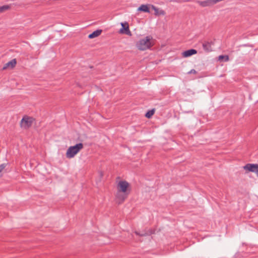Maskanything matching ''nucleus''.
<instances>
[{
  "instance_id": "nucleus-1",
  "label": "nucleus",
  "mask_w": 258,
  "mask_h": 258,
  "mask_svg": "<svg viewBox=\"0 0 258 258\" xmlns=\"http://www.w3.org/2000/svg\"><path fill=\"white\" fill-rule=\"evenodd\" d=\"M154 44L152 38L147 37L145 39L141 40L138 44V48L140 50H145L150 48Z\"/></svg>"
},
{
  "instance_id": "nucleus-2",
  "label": "nucleus",
  "mask_w": 258,
  "mask_h": 258,
  "mask_svg": "<svg viewBox=\"0 0 258 258\" xmlns=\"http://www.w3.org/2000/svg\"><path fill=\"white\" fill-rule=\"evenodd\" d=\"M82 147L83 145L82 144H79L75 146L70 147L67 153V157L69 158L73 157Z\"/></svg>"
},
{
  "instance_id": "nucleus-3",
  "label": "nucleus",
  "mask_w": 258,
  "mask_h": 258,
  "mask_svg": "<svg viewBox=\"0 0 258 258\" xmlns=\"http://www.w3.org/2000/svg\"><path fill=\"white\" fill-rule=\"evenodd\" d=\"M245 172L248 173L249 172H255L258 175V165L255 164H248L246 165L244 167Z\"/></svg>"
},
{
  "instance_id": "nucleus-4",
  "label": "nucleus",
  "mask_w": 258,
  "mask_h": 258,
  "mask_svg": "<svg viewBox=\"0 0 258 258\" xmlns=\"http://www.w3.org/2000/svg\"><path fill=\"white\" fill-rule=\"evenodd\" d=\"M32 122V118L28 117H24L21 122V125L24 127H29Z\"/></svg>"
},
{
  "instance_id": "nucleus-5",
  "label": "nucleus",
  "mask_w": 258,
  "mask_h": 258,
  "mask_svg": "<svg viewBox=\"0 0 258 258\" xmlns=\"http://www.w3.org/2000/svg\"><path fill=\"white\" fill-rule=\"evenodd\" d=\"M122 28L120 30V32L122 33H125L127 34H131V32L129 30V26L128 23H122Z\"/></svg>"
},
{
  "instance_id": "nucleus-6",
  "label": "nucleus",
  "mask_w": 258,
  "mask_h": 258,
  "mask_svg": "<svg viewBox=\"0 0 258 258\" xmlns=\"http://www.w3.org/2000/svg\"><path fill=\"white\" fill-rule=\"evenodd\" d=\"M118 186L120 190L124 192L128 187V184L125 181H120L118 184Z\"/></svg>"
},
{
  "instance_id": "nucleus-7",
  "label": "nucleus",
  "mask_w": 258,
  "mask_h": 258,
  "mask_svg": "<svg viewBox=\"0 0 258 258\" xmlns=\"http://www.w3.org/2000/svg\"><path fill=\"white\" fill-rule=\"evenodd\" d=\"M197 53V51L195 49H190L187 51H185L183 52V56L184 57H188L192 54H195Z\"/></svg>"
},
{
  "instance_id": "nucleus-8",
  "label": "nucleus",
  "mask_w": 258,
  "mask_h": 258,
  "mask_svg": "<svg viewBox=\"0 0 258 258\" xmlns=\"http://www.w3.org/2000/svg\"><path fill=\"white\" fill-rule=\"evenodd\" d=\"M101 33V30H97L94 32L93 33L89 35V37L92 38L99 36Z\"/></svg>"
},
{
  "instance_id": "nucleus-9",
  "label": "nucleus",
  "mask_w": 258,
  "mask_h": 258,
  "mask_svg": "<svg viewBox=\"0 0 258 258\" xmlns=\"http://www.w3.org/2000/svg\"><path fill=\"white\" fill-rule=\"evenodd\" d=\"M139 10L141 11H143L145 12H149V9L148 6L147 5H142L139 8Z\"/></svg>"
},
{
  "instance_id": "nucleus-10",
  "label": "nucleus",
  "mask_w": 258,
  "mask_h": 258,
  "mask_svg": "<svg viewBox=\"0 0 258 258\" xmlns=\"http://www.w3.org/2000/svg\"><path fill=\"white\" fill-rule=\"evenodd\" d=\"M229 57L227 55H220L219 56V60L220 61H227Z\"/></svg>"
},
{
  "instance_id": "nucleus-11",
  "label": "nucleus",
  "mask_w": 258,
  "mask_h": 258,
  "mask_svg": "<svg viewBox=\"0 0 258 258\" xmlns=\"http://www.w3.org/2000/svg\"><path fill=\"white\" fill-rule=\"evenodd\" d=\"M154 110H149L146 114V116L148 118H150L154 114Z\"/></svg>"
},
{
  "instance_id": "nucleus-12",
  "label": "nucleus",
  "mask_w": 258,
  "mask_h": 258,
  "mask_svg": "<svg viewBox=\"0 0 258 258\" xmlns=\"http://www.w3.org/2000/svg\"><path fill=\"white\" fill-rule=\"evenodd\" d=\"M16 64V60L15 59L13 60L12 61L9 62L8 63V66H11L12 67H13Z\"/></svg>"
},
{
  "instance_id": "nucleus-13",
  "label": "nucleus",
  "mask_w": 258,
  "mask_h": 258,
  "mask_svg": "<svg viewBox=\"0 0 258 258\" xmlns=\"http://www.w3.org/2000/svg\"><path fill=\"white\" fill-rule=\"evenodd\" d=\"M9 9V7L8 6H5L3 7H0V12H2L5 10H8Z\"/></svg>"
},
{
  "instance_id": "nucleus-14",
  "label": "nucleus",
  "mask_w": 258,
  "mask_h": 258,
  "mask_svg": "<svg viewBox=\"0 0 258 258\" xmlns=\"http://www.w3.org/2000/svg\"><path fill=\"white\" fill-rule=\"evenodd\" d=\"M3 169V167H0V171Z\"/></svg>"
}]
</instances>
